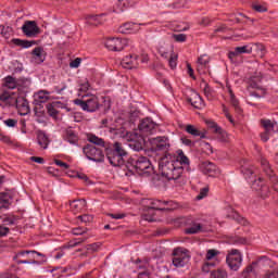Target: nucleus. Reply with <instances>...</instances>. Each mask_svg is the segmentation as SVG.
Returning a JSON list of instances; mask_svg holds the SVG:
<instances>
[{
  "label": "nucleus",
  "mask_w": 278,
  "mask_h": 278,
  "mask_svg": "<svg viewBox=\"0 0 278 278\" xmlns=\"http://www.w3.org/2000/svg\"><path fill=\"white\" fill-rule=\"evenodd\" d=\"M37 142L41 149H48L49 147V137L43 131L37 134Z\"/></svg>",
  "instance_id": "72a5a7b5"
},
{
  "label": "nucleus",
  "mask_w": 278,
  "mask_h": 278,
  "mask_svg": "<svg viewBox=\"0 0 278 278\" xmlns=\"http://www.w3.org/2000/svg\"><path fill=\"white\" fill-rule=\"evenodd\" d=\"M242 53H251V43L235 48L233 51L229 52L228 56L230 60H233V58H237V55H242Z\"/></svg>",
  "instance_id": "5701e85b"
},
{
  "label": "nucleus",
  "mask_w": 278,
  "mask_h": 278,
  "mask_svg": "<svg viewBox=\"0 0 278 278\" xmlns=\"http://www.w3.org/2000/svg\"><path fill=\"white\" fill-rule=\"evenodd\" d=\"M101 249V242L91 243L86 245L87 253H97Z\"/></svg>",
  "instance_id": "a18cd8bd"
},
{
  "label": "nucleus",
  "mask_w": 278,
  "mask_h": 278,
  "mask_svg": "<svg viewBox=\"0 0 278 278\" xmlns=\"http://www.w3.org/2000/svg\"><path fill=\"white\" fill-rule=\"evenodd\" d=\"M12 205V194L10 192L0 193V210H8Z\"/></svg>",
  "instance_id": "412c9836"
},
{
  "label": "nucleus",
  "mask_w": 278,
  "mask_h": 278,
  "mask_svg": "<svg viewBox=\"0 0 278 278\" xmlns=\"http://www.w3.org/2000/svg\"><path fill=\"white\" fill-rule=\"evenodd\" d=\"M31 54L37 64H42V62H45L46 60L45 49H42L41 47L35 48Z\"/></svg>",
  "instance_id": "b1692460"
},
{
  "label": "nucleus",
  "mask_w": 278,
  "mask_h": 278,
  "mask_svg": "<svg viewBox=\"0 0 278 278\" xmlns=\"http://www.w3.org/2000/svg\"><path fill=\"white\" fill-rule=\"evenodd\" d=\"M200 168L203 175H207V177H218L220 175V169L210 161L201 163Z\"/></svg>",
  "instance_id": "4468645a"
},
{
  "label": "nucleus",
  "mask_w": 278,
  "mask_h": 278,
  "mask_svg": "<svg viewBox=\"0 0 278 278\" xmlns=\"http://www.w3.org/2000/svg\"><path fill=\"white\" fill-rule=\"evenodd\" d=\"M197 64H201L202 66H210V55L202 54L198 58Z\"/></svg>",
  "instance_id": "49530a36"
},
{
  "label": "nucleus",
  "mask_w": 278,
  "mask_h": 278,
  "mask_svg": "<svg viewBox=\"0 0 278 278\" xmlns=\"http://www.w3.org/2000/svg\"><path fill=\"white\" fill-rule=\"evenodd\" d=\"M243 278H257V273L255 271V268L253 265L247 266L242 271Z\"/></svg>",
  "instance_id": "a19ab883"
},
{
  "label": "nucleus",
  "mask_w": 278,
  "mask_h": 278,
  "mask_svg": "<svg viewBox=\"0 0 278 278\" xmlns=\"http://www.w3.org/2000/svg\"><path fill=\"white\" fill-rule=\"evenodd\" d=\"M15 105L17 108L18 114L21 116H27L31 110L29 109V102L24 97H20L15 100Z\"/></svg>",
  "instance_id": "dca6fc26"
},
{
  "label": "nucleus",
  "mask_w": 278,
  "mask_h": 278,
  "mask_svg": "<svg viewBox=\"0 0 278 278\" xmlns=\"http://www.w3.org/2000/svg\"><path fill=\"white\" fill-rule=\"evenodd\" d=\"M159 53L161 58H165V60H168V58L175 54V50L173 49V46H161L159 48Z\"/></svg>",
  "instance_id": "c85d7f7f"
},
{
  "label": "nucleus",
  "mask_w": 278,
  "mask_h": 278,
  "mask_svg": "<svg viewBox=\"0 0 278 278\" xmlns=\"http://www.w3.org/2000/svg\"><path fill=\"white\" fill-rule=\"evenodd\" d=\"M156 124L153 119L147 117L139 124V129L142 134H151L155 129Z\"/></svg>",
  "instance_id": "a211bd4d"
},
{
  "label": "nucleus",
  "mask_w": 278,
  "mask_h": 278,
  "mask_svg": "<svg viewBox=\"0 0 278 278\" xmlns=\"http://www.w3.org/2000/svg\"><path fill=\"white\" fill-rule=\"evenodd\" d=\"M261 164H262L264 170L267 173V175H270V173H273V169H270V165L266 159H262Z\"/></svg>",
  "instance_id": "6e6d98bb"
},
{
  "label": "nucleus",
  "mask_w": 278,
  "mask_h": 278,
  "mask_svg": "<svg viewBox=\"0 0 278 278\" xmlns=\"http://www.w3.org/2000/svg\"><path fill=\"white\" fill-rule=\"evenodd\" d=\"M54 164H56V166H60L63 170H68V168H71V166L67 163H64L63 161L60 160H54Z\"/></svg>",
  "instance_id": "e2e57ef3"
},
{
  "label": "nucleus",
  "mask_w": 278,
  "mask_h": 278,
  "mask_svg": "<svg viewBox=\"0 0 278 278\" xmlns=\"http://www.w3.org/2000/svg\"><path fill=\"white\" fill-rule=\"evenodd\" d=\"M216 266V262L214 261H207L204 258V263L202 265V271L203 273H210V270H212V268H215Z\"/></svg>",
  "instance_id": "37998d69"
},
{
  "label": "nucleus",
  "mask_w": 278,
  "mask_h": 278,
  "mask_svg": "<svg viewBox=\"0 0 278 278\" xmlns=\"http://www.w3.org/2000/svg\"><path fill=\"white\" fill-rule=\"evenodd\" d=\"M87 232H88V228L78 227V228L72 229V233L74 236H84V233H87Z\"/></svg>",
  "instance_id": "864d4df0"
},
{
  "label": "nucleus",
  "mask_w": 278,
  "mask_h": 278,
  "mask_svg": "<svg viewBox=\"0 0 278 278\" xmlns=\"http://www.w3.org/2000/svg\"><path fill=\"white\" fill-rule=\"evenodd\" d=\"M174 40L176 42H186V39L188 38L186 34H178V35H173Z\"/></svg>",
  "instance_id": "680f3d73"
},
{
  "label": "nucleus",
  "mask_w": 278,
  "mask_h": 278,
  "mask_svg": "<svg viewBox=\"0 0 278 278\" xmlns=\"http://www.w3.org/2000/svg\"><path fill=\"white\" fill-rule=\"evenodd\" d=\"M232 244H247V240L242 237H236L232 240Z\"/></svg>",
  "instance_id": "338daca9"
},
{
  "label": "nucleus",
  "mask_w": 278,
  "mask_h": 278,
  "mask_svg": "<svg viewBox=\"0 0 278 278\" xmlns=\"http://www.w3.org/2000/svg\"><path fill=\"white\" fill-rule=\"evenodd\" d=\"M229 218H233V220H237V223H239L240 225H247V219L240 216V214H238L237 212H232L229 215Z\"/></svg>",
  "instance_id": "de8ad7c7"
},
{
  "label": "nucleus",
  "mask_w": 278,
  "mask_h": 278,
  "mask_svg": "<svg viewBox=\"0 0 278 278\" xmlns=\"http://www.w3.org/2000/svg\"><path fill=\"white\" fill-rule=\"evenodd\" d=\"M217 134H218L222 142H229V134H227V131L223 130V128H220V131H218Z\"/></svg>",
  "instance_id": "603ef678"
},
{
  "label": "nucleus",
  "mask_w": 278,
  "mask_h": 278,
  "mask_svg": "<svg viewBox=\"0 0 278 278\" xmlns=\"http://www.w3.org/2000/svg\"><path fill=\"white\" fill-rule=\"evenodd\" d=\"M128 147L132 149V151H142L144 147V138L141 136L137 137V135H135V138L129 140Z\"/></svg>",
  "instance_id": "aec40b11"
},
{
  "label": "nucleus",
  "mask_w": 278,
  "mask_h": 278,
  "mask_svg": "<svg viewBox=\"0 0 278 278\" xmlns=\"http://www.w3.org/2000/svg\"><path fill=\"white\" fill-rule=\"evenodd\" d=\"M203 231V225L193 222L192 225L185 229V233L188 235H194V233H201Z\"/></svg>",
  "instance_id": "c9c22d12"
},
{
  "label": "nucleus",
  "mask_w": 278,
  "mask_h": 278,
  "mask_svg": "<svg viewBox=\"0 0 278 278\" xmlns=\"http://www.w3.org/2000/svg\"><path fill=\"white\" fill-rule=\"evenodd\" d=\"M87 140L88 142H91V144H96L97 147H105V140H103V138H99L96 135L88 134Z\"/></svg>",
  "instance_id": "4c0bfd02"
},
{
  "label": "nucleus",
  "mask_w": 278,
  "mask_h": 278,
  "mask_svg": "<svg viewBox=\"0 0 278 278\" xmlns=\"http://www.w3.org/2000/svg\"><path fill=\"white\" fill-rule=\"evenodd\" d=\"M140 0H118L117 1V8L119 12H125V10L129 8H134L136 3H138Z\"/></svg>",
  "instance_id": "bb28decb"
},
{
  "label": "nucleus",
  "mask_w": 278,
  "mask_h": 278,
  "mask_svg": "<svg viewBox=\"0 0 278 278\" xmlns=\"http://www.w3.org/2000/svg\"><path fill=\"white\" fill-rule=\"evenodd\" d=\"M36 97L40 101V103H47V101H49V91H38Z\"/></svg>",
  "instance_id": "c03bdc74"
},
{
  "label": "nucleus",
  "mask_w": 278,
  "mask_h": 278,
  "mask_svg": "<svg viewBox=\"0 0 278 278\" xmlns=\"http://www.w3.org/2000/svg\"><path fill=\"white\" fill-rule=\"evenodd\" d=\"M22 31L26 38H36L40 36V27L36 21H26L22 26Z\"/></svg>",
  "instance_id": "1a4fd4ad"
},
{
  "label": "nucleus",
  "mask_w": 278,
  "mask_h": 278,
  "mask_svg": "<svg viewBox=\"0 0 278 278\" xmlns=\"http://www.w3.org/2000/svg\"><path fill=\"white\" fill-rule=\"evenodd\" d=\"M251 53L257 58L266 55V48L262 43H250Z\"/></svg>",
  "instance_id": "4be33fe9"
},
{
  "label": "nucleus",
  "mask_w": 278,
  "mask_h": 278,
  "mask_svg": "<svg viewBox=\"0 0 278 278\" xmlns=\"http://www.w3.org/2000/svg\"><path fill=\"white\" fill-rule=\"evenodd\" d=\"M185 131H187V134H190V136H193L194 138H205V131L199 130V128H197L194 125H187Z\"/></svg>",
  "instance_id": "c756f323"
},
{
  "label": "nucleus",
  "mask_w": 278,
  "mask_h": 278,
  "mask_svg": "<svg viewBox=\"0 0 278 278\" xmlns=\"http://www.w3.org/2000/svg\"><path fill=\"white\" fill-rule=\"evenodd\" d=\"M207 192H210L208 187H204L200 190V193L197 195L198 201H201V199H205L207 197Z\"/></svg>",
  "instance_id": "4d7b16f0"
},
{
  "label": "nucleus",
  "mask_w": 278,
  "mask_h": 278,
  "mask_svg": "<svg viewBox=\"0 0 278 278\" xmlns=\"http://www.w3.org/2000/svg\"><path fill=\"white\" fill-rule=\"evenodd\" d=\"M106 157L112 166H123L125 164V155H127V150L125 147L116 141L111 147L105 149Z\"/></svg>",
  "instance_id": "f03ea898"
},
{
  "label": "nucleus",
  "mask_w": 278,
  "mask_h": 278,
  "mask_svg": "<svg viewBox=\"0 0 278 278\" xmlns=\"http://www.w3.org/2000/svg\"><path fill=\"white\" fill-rule=\"evenodd\" d=\"M137 268H139V270H146V268H149V260H144L142 261H137Z\"/></svg>",
  "instance_id": "bf43d9fd"
},
{
  "label": "nucleus",
  "mask_w": 278,
  "mask_h": 278,
  "mask_svg": "<svg viewBox=\"0 0 278 278\" xmlns=\"http://www.w3.org/2000/svg\"><path fill=\"white\" fill-rule=\"evenodd\" d=\"M200 87L202 88L205 97L210 100L214 99V89L210 87L207 81L202 80L200 84Z\"/></svg>",
  "instance_id": "e433bc0d"
},
{
  "label": "nucleus",
  "mask_w": 278,
  "mask_h": 278,
  "mask_svg": "<svg viewBox=\"0 0 278 278\" xmlns=\"http://www.w3.org/2000/svg\"><path fill=\"white\" fill-rule=\"evenodd\" d=\"M218 255H220V251L216 249H210L206 251L204 260H206V262H212V260H214V257H218Z\"/></svg>",
  "instance_id": "79ce46f5"
},
{
  "label": "nucleus",
  "mask_w": 278,
  "mask_h": 278,
  "mask_svg": "<svg viewBox=\"0 0 278 278\" xmlns=\"http://www.w3.org/2000/svg\"><path fill=\"white\" fill-rule=\"evenodd\" d=\"M65 140H67L70 144H77V142H79V138L77 137V134L74 132V130L71 128L65 130Z\"/></svg>",
  "instance_id": "f704fd0d"
},
{
  "label": "nucleus",
  "mask_w": 278,
  "mask_h": 278,
  "mask_svg": "<svg viewBox=\"0 0 278 278\" xmlns=\"http://www.w3.org/2000/svg\"><path fill=\"white\" fill-rule=\"evenodd\" d=\"M11 100L12 96L8 91H4L2 94H0V101H2L3 103H10Z\"/></svg>",
  "instance_id": "13d9d810"
},
{
  "label": "nucleus",
  "mask_w": 278,
  "mask_h": 278,
  "mask_svg": "<svg viewBox=\"0 0 278 278\" xmlns=\"http://www.w3.org/2000/svg\"><path fill=\"white\" fill-rule=\"evenodd\" d=\"M135 168L139 175H147L149 173H153V166L151 165V161L147 159V156H140L135 161Z\"/></svg>",
  "instance_id": "9d476101"
},
{
  "label": "nucleus",
  "mask_w": 278,
  "mask_h": 278,
  "mask_svg": "<svg viewBox=\"0 0 278 278\" xmlns=\"http://www.w3.org/2000/svg\"><path fill=\"white\" fill-rule=\"evenodd\" d=\"M79 220L81 223H92V216L91 215H80L78 216Z\"/></svg>",
  "instance_id": "69168bd1"
},
{
  "label": "nucleus",
  "mask_w": 278,
  "mask_h": 278,
  "mask_svg": "<svg viewBox=\"0 0 278 278\" xmlns=\"http://www.w3.org/2000/svg\"><path fill=\"white\" fill-rule=\"evenodd\" d=\"M74 105L83 109L84 112H98L101 109V103H99V97L92 96H83V99L73 100Z\"/></svg>",
  "instance_id": "7ed1b4c3"
},
{
  "label": "nucleus",
  "mask_w": 278,
  "mask_h": 278,
  "mask_svg": "<svg viewBox=\"0 0 278 278\" xmlns=\"http://www.w3.org/2000/svg\"><path fill=\"white\" fill-rule=\"evenodd\" d=\"M152 151H162L166 153L170 149V140L168 137H155L149 139Z\"/></svg>",
  "instance_id": "0eeeda50"
},
{
  "label": "nucleus",
  "mask_w": 278,
  "mask_h": 278,
  "mask_svg": "<svg viewBox=\"0 0 278 278\" xmlns=\"http://www.w3.org/2000/svg\"><path fill=\"white\" fill-rule=\"evenodd\" d=\"M262 74L260 72H255L249 79L250 87L260 90V84H262Z\"/></svg>",
  "instance_id": "cd10ccee"
},
{
  "label": "nucleus",
  "mask_w": 278,
  "mask_h": 278,
  "mask_svg": "<svg viewBox=\"0 0 278 278\" xmlns=\"http://www.w3.org/2000/svg\"><path fill=\"white\" fill-rule=\"evenodd\" d=\"M71 210L74 211L75 214H79L83 210H86V200H74L70 203Z\"/></svg>",
  "instance_id": "393cba45"
},
{
  "label": "nucleus",
  "mask_w": 278,
  "mask_h": 278,
  "mask_svg": "<svg viewBox=\"0 0 278 278\" xmlns=\"http://www.w3.org/2000/svg\"><path fill=\"white\" fill-rule=\"evenodd\" d=\"M53 88L58 94H62L66 90V80L63 77L55 78Z\"/></svg>",
  "instance_id": "a878e982"
},
{
  "label": "nucleus",
  "mask_w": 278,
  "mask_h": 278,
  "mask_svg": "<svg viewBox=\"0 0 278 278\" xmlns=\"http://www.w3.org/2000/svg\"><path fill=\"white\" fill-rule=\"evenodd\" d=\"M193 108L201 109L203 105V98L199 93H193L191 98L188 99Z\"/></svg>",
  "instance_id": "ea45409f"
},
{
  "label": "nucleus",
  "mask_w": 278,
  "mask_h": 278,
  "mask_svg": "<svg viewBox=\"0 0 278 278\" xmlns=\"http://www.w3.org/2000/svg\"><path fill=\"white\" fill-rule=\"evenodd\" d=\"M226 263L230 270L235 273L240 270V266H242V253L240 250H230L226 256Z\"/></svg>",
  "instance_id": "423d86ee"
},
{
  "label": "nucleus",
  "mask_w": 278,
  "mask_h": 278,
  "mask_svg": "<svg viewBox=\"0 0 278 278\" xmlns=\"http://www.w3.org/2000/svg\"><path fill=\"white\" fill-rule=\"evenodd\" d=\"M142 25H147V24H137V23L127 22L122 24L118 27V33L119 34H138Z\"/></svg>",
  "instance_id": "2eb2a0df"
},
{
  "label": "nucleus",
  "mask_w": 278,
  "mask_h": 278,
  "mask_svg": "<svg viewBox=\"0 0 278 278\" xmlns=\"http://www.w3.org/2000/svg\"><path fill=\"white\" fill-rule=\"evenodd\" d=\"M83 152L91 162H103L105 160L103 151L92 144L85 146Z\"/></svg>",
  "instance_id": "6e6552de"
},
{
  "label": "nucleus",
  "mask_w": 278,
  "mask_h": 278,
  "mask_svg": "<svg viewBox=\"0 0 278 278\" xmlns=\"http://www.w3.org/2000/svg\"><path fill=\"white\" fill-rule=\"evenodd\" d=\"M87 24L91 27L103 25V15H89L87 16Z\"/></svg>",
  "instance_id": "473e14b6"
},
{
  "label": "nucleus",
  "mask_w": 278,
  "mask_h": 278,
  "mask_svg": "<svg viewBox=\"0 0 278 278\" xmlns=\"http://www.w3.org/2000/svg\"><path fill=\"white\" fill-rule=\"evenodd\" d=\"M47 110H48L49 116H52L53 118L58 116V110L55 109V106H53V104H48Z\"/></svg>",
  "instance_id": "5fc2aeb1"
},
{
  "label": "nucleus",
  "mask_w": 278,
  "mask_h": 278,
  "mask_svg": "<svg viewBox=\"0 0 278 278\" xmlns=\"http://www.w3.org/2000/svg\"><path fill=\"white\" fill-rule=\"evenodd\" d=\"M206 125L208 129H213L214 134H217L222 129L220 126H218V124H216L214 121H206Z\"/></svg>",
  "instance_id": "09e8293b"
},
{
  "label": "nucleus",
  "mask_w": 278,
  "mask_h": 278,
  "mask_svg": "<svg viewBox=\"0 0 278 278\" xmlns=\"http://www.w3.org/2000/svg\"><path fill=\"white\" fill-rule=\"evenodd\" d=\"M128 42V39L108 38L104 42V47H106L109 51H123Z\"/></svg>",
  "instance_id": "9b49d317"
},
{
  "label": "nucleus",
  "mask_w": 278,
  "mask_h": 278,
  "mask_svg": "<svg viewBox=\"0 0 278 278\" xmlns=\"http://www.w3.org/2000/svg\"><path fill=\"white\" fill-rule=\"evenodd\" d=\"M173 265L176 268H184V266H186V264H188V262H190V250L186 249V248H175L173 250Z\"/></svg>",
  "instance_id": "20e7f679"
},
{
  "label": "nucleus",
  "mask_w": 278,
  "mask_h": 278,
  "mask_svg": "<svg viewBox=\"0 0 278 278\" xmlns=\"http://www.w3.org/2000/svg\"><path fill=\"white\" fill-rule=\"evenodd\" d=\"M177 54H174L167 59L170 68H177Z\"/></svg>",
  "instance_id": "052dcab7"
},
{
  "label": "nucleus",
  "mask_w": 278,
  "mask_h": 278,
  "mask_svg": "<svg viewBox=\"0 0 278 278\" xmlns=\"http://www.w3.org/2000/svg\"><path fill=\"white\" fill-rule=\"evenodd\" d=\"M172 160H175L176 166H189L190 165V159L186 156L184 153V150H177L176 156L172 157Z\"/></svg>",
  "instance_id": "6ab92c4d"
},
{
  "label": "nucleus",
  "mask_w": 278,
  "mask_h": 278,
  "mask_svg": "<svg viewBox=\"0 0 278 278\" xmlns=\"http://www.w3.org/2000/svg\"><path fill=\"white\" fill-rule=\"evenodd\" d=\"M261 125L267 134H273L277 129V123L270 119H261Z\"/></svg>",
  "instance_id": "7c9ffc66"
},
{
  "label": "nucleus",
  "mask_w": 278,
  "mask_h": 278,
  "mask_svg": "<svg viewBox=\"0 0 278 278\" xmlns=\"http://www.w3.org/2000/svg\"><path fill=\"white\" fill-rule=\"evenodd\" d=\"M17 124H18V121L16 119L9 118L4 121V125H7V127H16Z\"/></svg>",
  "instance_id": "0e129e2a"
},
{
  "label": "nucleus",
  "mask_w": 278,
  "mask_h": 278,
  "mask_svg": "<svg viewBox=\"0 0 278 278\" xmlns=\"http://www.w3.org/2000/svg\"><path fill=\"white\" fill-rule=\"evenodd\" d=\"M27 84V78H14L12 76H7L3 79V86L4 88H8V90H21L23 86Z\"/></svg>",
  "instance_id": "ddd939ff"
},
{
  "label": "nucleus",
  "mask_w": 278,
  "mask_h": 278,
  "mask_svg": "<svg viewBox=\"0 0 278 278\" xmlns=\"http://www.w3.org/2000/svg\"><path fill=\"white\" fill-rule=\"evenodd\" d=\"M123 68H138V54L126 55L121 62Z\"/></svg>",
  "instance_id": "f3484780"
},
{
  "label": "nucleus",
  "mask_w": 278,
  "mask_h": 278,
  "mask_svg": "<svg viewBox=\"0 0 278 278\" xmlns=\"http://www.w3.org/2000/svg\"><path fill=\"white\" fill-rule=\"evenodd\" d=\"M176 164L177 161H175V159H168V156L161 159L159 170L162 177H165L168 181H177V179H180L181 175H184V167Z\"/></svg>",
  "instance_id": "f257e3e1"
},
{
  "label": "nucleus",
  "mask_w": 278,
  "mask_h": 278,
  "mask_svg": "<svg viewBox=\"0 0 278 278\" xmlns=\"http://www.w3.org/2000/svg\"><path fill=\"white\" fill-rule=\"evenodd\" d=\"M172 202L161 201V200H153V199H143L141 200V205L144 210H159L164 211L166 210V205Z\"/></svg>",
  "instance_id": "f8f14e48"
},
{
  "label": "nucleus",
  "mask_w": 278,
  "mask_h": 278,
  "mask_svg": "<svg viewBox=\"0 0 278 278\" xmlns=\"http://www.w3.org/2000/svg\"><path fill=\"white\" fill-rule=\"evenodd\" d=\"M41 255L42 253L37 251H21L14 255L13 260L16 264H38L36 257H41Z\"/></svg>",
  "instance_id": "39448f33"
},
{
  "label": "nucleus",
  "mask_w": 278,
  "mask_h": 278,
  "mask_svg": "<svg viewBox=\"0 0 278 278\" xmlns=\"http://www.w3.org/2000/svg\"><path fill=\"white\" fill-rule=\"evenodd\" d=\"M12 43L15 47H21V49H29V47H34L36 45L35 40H23V39H12Z\"/></svg>",
  "instance_id": "2f4dec72"
},
{
  "label": "nucleus",
  "mask_w": 278,
  "mask_h": 278,
  "mask_svg": "<svg viewBox=\"0 0 278 278\" xmlns=\"http://www.w3.org/2000/svg\"><path fill=\"white\" fill-rule=\"evenodd\" d=\"M229 92H230L231 105H233L235 109L240 110V102L238 101V99H236L233 91L229 90Z\"/></svg>",
  "instance_id": "3c124183"
},
{
  "label": "nucleus",
  "mask_w": 278,
  "mask_h": 278,
  "mask_svg": "<svg viewBox=\"0 0 278 278\" xmlns=\"http://www.w3.org/2000/svg\"><path fill=\"white\" fill-rule=\"evenodd\" d=\"M210 278H229L227 269L219 267L211 271Z\"/></svg>",
  "instance_id": "58836bf2"
},
{
  "label": "nucleus",
  "mask_w": 278,
  "mask_h": 278,
  "mask_svg": "<svg viewBox=\"0 0 278 278\" xmlns=\"http://www.w3.org/2000/svg\"><path fill=\"white\" fill-rule=\"evenodd\" d=\"M264 278H278V271H266Z\"/></svg>",
  "instance_id": "774afa93"
},
{
  "label": "nucleus",
  "mask_w": 278,
  "mask_h": 278,
  "mask_svg": "<svg viewBox=\"0 0 278 278\" xmlns=\"http://www.w3.org/2000/svg\"><path fill=\"white\" fill-rule=\"evenodd\" d=\"M197 72L200 75H205L206 73H210V66H205V65L197 63Z\"/></svg>",
  "instance_id": "8fccbe9b"
}]
</instances>
